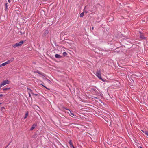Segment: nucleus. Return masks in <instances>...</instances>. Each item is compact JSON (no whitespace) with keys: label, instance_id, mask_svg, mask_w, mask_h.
<instances>
[{"label":"nucleus","instance_id":"f257e3e1","mask_svg":"<svg viewBox=\"0 0 148 148\" xmlns=\"http://www.w3.org/2000/svg\"><path fill=\"white\" fill-rule=\"evenodd\" d=\"M25 40H21L20 41L19 43H17L15 44H13L12 45V47L14 48L21 47L22 45V44H23L25 42Z\"/></svg>","mask_w":148,"mask_h":148},{"label":"nucleus","instance_id":"f03ea898","mask_svg":"<svg viewBox=\"0 0 148 148\" xmlns=\"http://www.w3.org/2000/svg\"><path fill=\"white\" fill-rule=\"evenodd\" d=\"M96 73V75L97 77L104 82V80L102 79L101 77V72L100 69H98L97 70Z\"/></svg>","mask_w":148,"mask_h":148},{"label":"nucleus","instance_id":"7ed1b4c3","mask_svg":"<svg viewBox=\"0 0 148 148\" xmlns=\"http://www.w3.org/2000/svg\"><path fill=\"white\" fill-rule=\"evenodd\" d=\"M10 81L8 80L3 81L0 84V88L9 83Z\"/></svg>","mask_w":148,"mask_h":148},{"label":"nucleus","instance_id":"20e7f679","mask_svg":"<svg viewBox=\"0 0 148 148\" xmlns=\"http://www.w3.org/2000/svg\"><path fill=\"white\" fill-rule=\"evenodd\" d=\"M34 73H37L38 74L41 75L42 76H44L45 77V74H44V73H43L41 72H40L38 70L36 71H34Z\"/></svg>","mask_w":148,"mask_h":148},{"label":"nucleus","instance_id":"39448f33","mask_svg":"<svg viewBox=\"0 0 148 148\" xmlns=\"http://www.w3.org/2000/svg\"><path fill=\"white\" fill-rule=\"evenodd\" d=\"M14 60V59L13 58H12L10 60L7 61L5 63L6 65L7 64H8L10 63V62H12Z\"/></svg>","mask_w":148,"mask_h":148},{"label":"nucleus","instance_id":"423d86ee","mask_svg":"<svg viewBox=\"0 0 148 148\" xmlns=\"http://www.w3.org/2000/svg\"><path fill=\"white\" fill-rule=\"evenodd\" d=\"M37 124H34L32 126L31 128L30 129V130H33L35 127L36 126Z\"/></svg>","mask_w":148,"mask_h":148},{"label":"nucleus","instance_id":"0eeeda50","mask_svg":"<svg viewBox=\"0 0 148 148\" xmlns=\"http://www.w3.org/2000/svg\"><path fill=\"white\" fill-rule=\"evenodd\" d=\"M140 38L143 39H146V37H145L143 35L141 32H140Z\"/></svg>","mask_w":148,"mask_h":148},{"label":"nucleus","instance_id":"6e6552de","mask_svg":"<svg viewBox=\"0 0 148 148\" xmlns=\"http://www.w3.org/2000/svg\"><path fill=\"white\" fill-rule=\"evenodd\" d=\"M55 57L56 58H61V56L59 54H56L55 55Z\"/></svg>","mask_w":148,"mask_h":148},{"label":"nucleus","instance_id":"1a4fd4ad","mask_svg":"<svg viewBox=\"0 0 148 148\" xmlns=\"http://www.w3.org/2000/svg\"><path fill=\"white\" fill-rule=\"evenodd\" d=\"M69 143L70 144L71 146L72 147V146H73V145L72 142L71 140H69Z\"/></svg>","mask_w":148,"mask_h":148},{"label":"nucleus","instance_id":"9d476101","mask_svg":"<svg viewBox=\"0 0 148 148\" xmlns=\"http://www.w3.org/2000/svg\"><path fill=\"white\" fill-rule=\"evenodd\" d=\"M28 111H27L26 112L25 114V117H24V119H25L26 118H27V116H28Z\"/></svg>","mask_w":148,"mask_h":148},{"label":"nucleus","instance_id":"9b49d317","mask_svg":"<svg viewBox=\"0 0 148 148\" xmlns=\"http://www.w3.org/2000/svg\"><path fill=\"white\" fill-rule=\"evenodd\" d=\"M10 88H4L3 89V91H6L8 90L9 89H10Z\"/></svg>","mask_w":148,"mask_h":148},{"label":"nucleus","instance_id":"f8f14e48","mask_svg":"<svg viewBox=\"0 0 148 148\" xmlns=\"http://www.w3.org/2000/svg\"><path fill=\"white\" fill-rule=\"evenodd\" d=\"M84 12H82L80 14V17H83L84 16Z\"/></svg>","mask_w":148,"mask_h":148},{"label":"nucleus","instance_id":"ddd939ff","mask_svg":"<svg viewBox=\"0 0 148 148\" xmlns=\"http://www.w3.org/2000/svg\"><path fill=\"white\" fill-rule=\"evenodd\" d=\"M5 65H6V64H5V63H3L0 65V67L1 66H5Z\"/></svg>","mask_w":148,"mask_h":148},{"label":"nucleus","instance_id":"4468645a","mask_svg":"<svg viewBox=\"0 0 148 148\" xmlns=\"http://www.w3.org/2000/svg\"><path fill=\"white\" fill-rule=\"evenodd\" d=\"M66 110H69V112H70V113H71V116L72 117H73V116H74V114H73V113H71V111H70V110H69V109H66Z\"/></svg>","mask_w":148,"mask_h":148},{"label":"nucleus","instance_id":"2eb2a0df","mask_svg":"<svg viewBox=\"0 0 148 148\" xmlns=\"http://www.w3.org/2000/svg\"><path fill=\"white\" fill-rule=\"evenodd\" d=\"M63 54L64 56H66L67 55V53L66 52H64L63 53Z\"/></svg>","mask_w":148,"mask_h":148},{"label":"nucleus","instance_id":"dca6fc26","mask_svg":"<svg viewBox=\"0 0 148 148\" xmlns=\"http://www.w3.org/2000/svg\"><path fill=\"white\" fill-rule=\"evenodd\" d=\"M144 133L147 136H148V131H145L144 132Z\"/></svg>","mask_w":148,"mask_h":148},{"label":"nucleus","instance_id":"f3484780","mask_svg":"<svg viewBox=\"0 0 148 148\" xmlns=\"http://www.w3.org/2000/svg\"><path fill=\"white\" fill-rule=\"evenodd\" d=\"M5 6H6V10L7 9V6H8V5H7V3H6L5 4Z\"/></svg>","mask_w":148,"mask_h":148},{"label":"nucleus","instance_id":"a211bd4d","mask_svg":"<svg viewBox=\"0 0 148 148\" xmlns=\"http://www.w3.org/2000/svg\"><path fill=\"white\" fill-rule=\"evenodd\" d=\"M3 96V94H0V97Z\"/></svg>","mask_w":148,"mask_h":148},{"label":"nucleus","instance_id":"6ab92c4d","mask_svg":"<svg viewBox=\"0 0 148 148\" xmlns=\"http://www.w3.org/2000/svg\"><path fill=\"white\" fill-rule=\"evenodd\" d=\"M84 13L85 12L86 13H88V12L86 10L85 11L84 10Z\"/></svg>","mask_w":148,"mask_h":148},{"label":"nucleus","instance_id":"aec40b11","mask_svg":"<svg viewBox=\"0 0 148 148\" xmlns=\"http://www.w3.org/2000/svg\"><path fill=\"white\" fill-rule=\"evenodd\" d=\"M41 85H42L45 88H46L47 89V88L45 86H44L43 85H42V84H41Z\"/></svg>","mask_w":148,"mask_h":148},{"label":"nucleus","instance_id":"412c9836","mask_svg":"<svg viewBox=\"0 0 148 148\" xmlns=\"http://www.w3.org/2000/svg\"><path fill=\"white\" fill-rule=\"evenodd\" d=\"M47 80L49 83L50 82H51V81L50 80H49L48 79H47Z\"/></svg>","mask_w":148,"mask_h":148},{"label":"nucleus","instance_id":"4be33fe9","mask_svg":"<svg viewBox=\"0 0 148 148\" xmlns=\"http://www.w3.org/2000/svg\"><path fill=\"white\" fill-rule=\"evenodd\" d=\"M29 97H30L31 96V95L30 93H29Z\"/></svg>","mask_w":148,"mask_h":148},{"label":"nucleus","instance_id":"5701e85b","mask_svg":"<svg viewBox=\"0 0 148 148\" xmlns=\"http://www.w3.org/2000/svg\"><path fill=\"white\" fill-rule=\"evenodd\" d=\"M8 2H9V3H10V2H11V0H8Z\"/></svg>","mask_w":148,"mask_h":148},{"label":"nucleus","instance_id":"b1692460","mask_svg":"<svg viewBox=\"0 0 148 148\" xmlns=\"http://www.w3.org/2000/svg\"><path fill=\"white\" fill-rule=\"evenodd\" d=\"M91 29H92V30H93L94 29V27H92Z\"/></svg>","mask_w":148,"mask_h":148},{"label":"nucleus","instance_id":"393cba45","mask_svg":"<svg viewBox=\"0 0 148 148\" xmlns=\"http://www.w3.org/2000/svg\"><path fill=\"white\" fill-rule=\"evenodd\" d=\"M28 89L29 90H30V91L31 92V91H32V90H31V89H29L28 88Z\"/></svg>","mask_w":148,"mask_h":148},{"label":"nucleus","instance_id":"a878e982","mask_svg":"<svg viewBox=\"0 0 148 148\" xmlns=\"http://www.w3.org/2000/svg\"><path fill=\"white\" fill-rule=\"evenodd\" d=\"M72 147V148H75L74 147V146H73L71 147Z\"/></svg>","mask_w":148,"mask_h":148},{"label":"nucleus","instance_id":"bb28decb","mask_svg":"<svg viewBox=\"0 0 148 148\" xmlns=\"http://www.w3.org/2000/svg\"><path fill=\"white\" fill-rule=\"evenodd\" d=\"M34 95H36V96H37V95H37V94H34Z\"/></svg>","mask_w":148,"mask_h":148},{"label":"nucleus","instance_id":"cd10ccee","mask_svg":"<svg viewBox=\"0 0 148 148\" xmlns=\"http://www.w3.org/2000/svg\"><path fill=\"white\" fill-rule=\"evenodd\" d=\"M139 148H142L141 147H139Z\"/></svg>","mask_w":148,"mask_h":148},{"label":"nucleus","instance_id":"c85d7f7f","mask_svg":"<svg viewBox=\"0 0 148 148\" xmlns=\"http://www.w3.org/2000/svg\"><path fill=\"white\" fill-rule=\"evenodd\" d=\"M1 103H0V105H1Z\"/></svg>","mask_w":148,"mask_h":148},{"label":"nucleus","instance_id":"c756f323","mask_svg":"<svg viewBox=\"0 0 148 148\" xmlns=\"http://www.w3.org/2000/svg\"><path fill=\"white\" fill-rule=\"evenodd\" d=\"M147 20L148 21V18H147Z\"/></svg>","mask_w":148,"mask_h":148}]
</instances>
